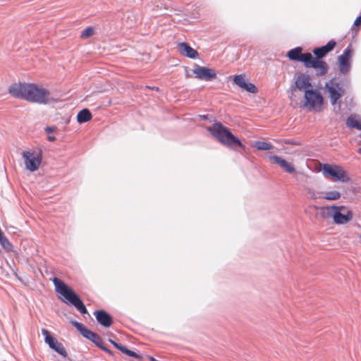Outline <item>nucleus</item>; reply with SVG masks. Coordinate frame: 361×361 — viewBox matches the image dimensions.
I'll use <instances>...</instances> for the list:
<instances>
[{"instance_id": "nucleus-1", "label": "nucleus", "mask_w": 361, "mask_h": 361, "mask_svg": "<svg viewBox=\"0 0 361 361\" xmlns=\"http://www.w3.org/2000/svg\"><path fill=\"white\" fill-rule=\"evenodd\" d=\"M8 93L15 99L37 104L46 105L51 101L50 91L33 82L12 83L8 87Z\"/></svg>"}, {"instance_id": "nucleus-2", "label": "nucleus", "mask_w": 361, "mask_h": 361, "mask_svg": "<svg viewBox=\"0 0 361 361\" xmlns=\"http://www.w3.org/2000/svg\"><path fill=\"white\" fill-rule=\"evenodd\" d=\"M207 130L223 145L234 150H236V147H240L243 151L246 150V146L240 139L234 135L228 128L224 126L220 122L215 121L212 126H208Z\"/></svg>"}, {"instance_id": "nucleus-3", "label": "nucleus", "mask_w": 361, "mask_h": 361, "mask_svg": "<svg viewBox=\"0 0 361 361\" xmlns=\"http://www.w3.org/2000/svg\"><path fill=\"white\" fill-rule=\"evenodd\" d=\"M53 283L56 291L62 297V301L68 305L74 306L81 314H87V308L80 296L60 279L54 277Z\"/></svg>"}, {"instance_id": "nucleus-4", "label": "nucleus", "mask_w": 361, "mask_h": 361, "mask_svg": "<svg viewBox=\"0 0 361 361\" xmlns=\"http://www.w3.org/2000/svg\"><path fill=\"white\" fill-rule=\"evenodd\" d=\"M322 209L328 210V216L333 218L334 222L337 225L347 224L353 218V212L346 209V207L343 205H331Z\"/></svg>"}, {"instance_id": "nucleus-5", "label": "nucleus", "mask_w": 361, "mask_h": 361, "mask_svg": "<svg viewBox=\"0 0 361 361\" xmlns=\"http://www.w3.org/2000/svg\"><path fill=\"white\" fill-rule=\"evenodd\" d=\"M305 102L303 108L320 112L324 104V97L322 93L317 89L306 90L304 94Z\"/></svg>"}, {"instance_id": "nucleus-6", "label": "nucleus", "mask_w": 361, "mask_h": 361, "mask_svg": "<svg viewBox=\"0 0 361 361\" xmlns=\"http://www.w3.org/2000/svg\"><path fill=\"white\" fill-rule=\"evenodd\" d=\"M322 172L324 176L335 180L344 183L350 180L347 173L339 165L323 164Z\"/></svg>"}, {"instance_id": "nucleus-7", "label": "nucleus", "mask_w": 361, "mask_h": 361, "mask_svg": "<svg viewBox=\"0 0 361 361\" xmlns=\"http://www.w3.org/2000/svg\"><path fill=\"white\" fill-rule=\"evenodd\" d=\"M325 90L328 92L330 104L336 105L339 99L345 94V89L337 80L336 78H332L325 83Z\"/></svg>"}, {"instance_id": "nucleus-8", "label": "nucleus", "mask_w": 361, "mask_h": 361, "mask_svg": "<svg viewBox=\"0 0 361 361\" xmlns=\"http://www.w3.org/2000/svg\"><path fill=\"white\" fill-rule=\"evenodd\" d=\"M22 157L24 159L25 165L27 170L31 172L37 171L42 161V150L39 149L35 155L34 152L23 151Z\"/></svg>"}, {"instance_id": "nucleus-9", "label": "nucleus", "mask_w": 361, "mask_h": 361, "mask_svg": "<svg viewBox=\"0 0 361 361\" xmlns=\"http://www.w3.org/2000/svg\"><path fill=\"white\" fill-rule=\"evenodd\" d=\"M353 50L350 44L343 51V53L338 56V65L339 72L342 74H345L350 72L351 69V61L353 57Z\"/></svg>"}, {"instance_id": "nucleus-10", "label": "nucleus", "mask_w": 361, "mask_h": 361, "mask_svg": "<svg viewBox=\"0 0 361 361\" xmlns=\"http://www.w3.org/2000/svg\"><path fill=\"white\" fill-rule=\"evenodd\" d=\"M42 334L44 336L45 343H47L51 349L56 352L63 357H67L68 354L63 345L59 342L56 338L52 336L47 329L44 328L42 329Z\"/></svg>"}, {"instance_id": "nucleus-11", "label": "nucleus", "mask_w": 361, "mask_h": 361, "mask_svg": "<svg viewBox=\"0 0 361 361\" xmlns=\"http://www.w3.org/2000/svg\"><path fill=\"white\" fill-rule=\"evenodd\" d=\"M192 73L195 78L205 81H212L216 78V73L214 69L197 64L194 66Z\"/></svg>"}, {"instance_id": "nucleus-12", "label": "nucleus", "mask_w": 361, "mask_h": 361, "mask_svg": "<svg viewBox=\"0 0 361 361\" xmlns=\"http://www.w3.org/2000/svg\"><path fill=\"white\" fill-rule=\"evenodd\" d=\"M311 54L310 52L302 53V48L301 47H297L290 49L286 56L290 61L302 63L305 66Z\"/></svg>"}, {"instance_id": "nucleus-13", "label": "nucleus", "mask_w": 361, "mask_h": 361, "mask_svg": "<svg viewBox=\"0 0 361 361\" xmlns=\"http://www.w3.org/2000/svg\"><path fill=\"white\" fill-rule=\"evenodd\" d=\"M305 68H314L317 76L324 75L329 69L328 64L325 61L314 59L312 54H311Z\"/></svg>"}, {"instance_id": "nucleus-14", "label": "nucleus", "mask_w": 361, "mask_h": 361, "mask_svg": "<svg viewBox=\"0 0 361 361\" xmlns=\"http://www.w3.org/2000/svg\"><path fill=\"white\" fill-rule=\"evenodd\" d=\"M233 82L247 92L255 94L258 92L257 87L253 83L248 82L244 74L234 75Z\"/></svg>"}, {"instance_id": "nucleus-15", "label": "nucleus", "mask_w": 361, "mask_h": 361, "mask_svg": "<svg viewBox=\"0 0 361 361\" xmlns=\"http://www.w3.org/2000/svg\"><path fill=\"white\" fill-rule=\"evenodd\" d=\"M311 77L307 74L300 73L295 78V84L292 85L290 89L295 91L296 89L304 90L312 89Z\"/></svg>"}, {"instance_id": "nucleus-16", "label": "nucleus", "mask_w": 361, "mask_h": 361, "mask_svg": "<svg viewBox=\"0 0 361 361\" xmlns=\"http://www.w3.org/2000/svg\"><path fill=\"white\" fill-rule=\"evenodd\" d=\"M336 45V42L334 39H331L325 45L314 48L312 53L314 55V59L323 60L329 52L334 49Z\"/></svg>"}, {"instance_id": "nucleus-17", "label": "nucleus", "mask_w": 361, "mask_h": 361, "mask_svg": "<svg viewBox=\"0 0 361 361\" xmlns=\"http://www.w3.org/2000/svg\"><path fill=\"white\" fill-rule=\"evenodd\" d=\"M93 314L97 322L104 327H109L113 324V317L106 311L104 310H95Z\"/></svg>"}, {"instance_id": "nucleus-18", "label": "nucleus", "mask_w": 361, "mask_h": 361, "mask_svg": "<svg viewBox=\"0 0 361 361\" xmlns=\"http://www.w3.org/2000/svg\"><path fill=\"white\" fill-rule=\"evenodd\" d=\"M177 49L181 55L191 59H195L199 56L198 51L191 47L187 42L178 43Z\"/></svg>"}, {"instance_id": "nucleus-19", "label": "nucleus", "mask_w": 361, "mask_h": 361, "mask_svg": "<svg viewBox=\"0 0 361 361\" xmlns=\"http://www.w3.org/2000/svg\"><path fill=\"white\" fill-rule=\"evenodd\" d=\"M269 159L271 161H273L274 164L279 165L288 173H293L295 171L294 166L281 157L277 155H270L269 156Z\"/></svg>"}, {"instance_id": "nucleus-20", "label": "nucleus", "mask_w": 361, "mask_h": 361, "mask_svg": "<svg viewBox=\"0 0 361 361\" xmlns=\"http://www.w3.org/2000/svg\"><path fill=\"white\" fill-rule=\"evenodd\" d=\"M71 324L75 326L77 330L82 335L83 337L88 340H91L92 338H94V332L88 329L84 324L77 321H71Z\"/></svg>"}, {"instance_id": "nucleus-21", "label": "nucleus", "mask_w": 361, "mask_h": 361, "mask_svg": "<svg viewBox=\"0 0 361 361\" xmlns=\"http://www.w3.org/2000/svg\"><path fill=\"white\" fill-rule=\"evenodd\" d=\"M346 125L350 128H355L361 131V119L356 114H351L348 117Z\"/></svg>"}, {"instance_id": "nucleus-22", "label": "nucleus", "mask_w": 361, "mask_h": 361, "mask_svg": "<svg viewBox=\"0 0 361 361\" xmlns=\"http://www.w3.org/2000/svg\"><path fill=\"white\" fill-rule=\"evenodd\" d=\"M92 118V113L88 109L80 110L77 115V121L79 123H84L90 121Z\"/></svg>"}, {"instance_id": "nucleus-23", "label": "nucleus", "mask_w": 361, "mask_h": 361, "mask_svg": "<svg viewBox=\"0 0 361 361\" xmlns=\"http://www.w3.org/2000/svg\"><path fill=\"white\" fill-rule=\"evenodd\" d=\"M0 245L7 252H11L13 250V245L5 236L4 233L0 235Z\"/></svg>"}, {"instance_id": "nucleus-24", "label": "nucleus", "mask_w": 361, "mask_h": 361, "mask_svg": "<svg viewBox=\"0 0 361 361\" xmlns=\"http://www.w3.org/2000/svg\"><path fill=\"white\" fill-rule=\"evenodd\" d=\"M252 146L259 151H266L274 148V146L271 143L264 141H255Z\"/></svg>"}, {"instance_id": "nucleus-25", "label": "nucleus", "mask_w": 361, "mask_h": 361, "mask_svg": "<svg viewBox=\"0 0 361 361\" xmlns=\"http://www.w3.org/2000/svg\"><path fill=\"white\" fill-rule=\"evenodd\" d=\"M341 197V193L337 190H331L326 192L324 198L327 200H337Z\"/></svg>"}, {"instance_id": "nucleus-26", "label": "nucleus", "mask_w": 361, "mask_h": 361, "mask_svg": "<svg viewBox=\"0 0 361 361\" xmlns=\"http://www.w3.org/2000/svg\"><path fill=\"white\" fill-rule=\"evenodd\" d=\"M360 25H361V17L357 16L355 18V20L352 25V27H351L352 34H353V37L357 35V33L359 30V26H360Z\"/></svg>"}, {"instance_id": "nucleus-27", "label": "nucleus", "mask_w": 361, "mask_h": 361, "mask_svg": "<svg viewBox=\"0 0 361 361\" xmlns=\"http://www.w3.org/2000/svg\"><path fill=\"white\" fill-rule=\"evenodd\" d=\"M94 33V30L92 27H87L81 32L80 37L87 39L92 36Z\"/></svg>"}, {"instance_id": "nucleus-28", "label": "nucleus", "mask_w": 361, "mask_h": 361, "mask_svg": "<svg viewBox=\"0 0 361 361\" xmlns=\"http://www.w3.org/2000/svg\"><path fill=\"white\" fill-rule=\"evenodd\" d=\"M94 338H92L90 340L92 343H94L98 348H99L102 344V338L96 333H94Z\"/></svg>"}, {"instance_id": "nucleus-29", "label": "nucleus", "mask_w": 361, "mask_h": 361, "mask_svg": "<svg viewBox=\"0 0 361 361\" xmlns=\"http://www.w3.org/2000/svg\"><path fill=\"white\" fill-rule=\"evenodd\" d=\"M126 355L130 356V357H136V358H140L141 357V356L140 355H138L135 352H134L133 350H130L129 349H128Z\"/></svg>"}, {"instance_id": "nucleus-30", "label": "nucleus", "mask_w": 361, "mask_h": 361, "mask_svg": "<svg viewBox=\"0 0 361 361\" xmlns=\"http://www.w3.org/2000/svg\"><path fill=\"white\" fill-rule=\"evenodd\" d=\"M307 193L310 195V197L312 199H317L319 197L316 195V192L314 190L309 188L307 190Z\"/></svg>"}, {"instance_id": "nucleus-31", "label": "nucleus", "mask_w": 361, "mask_h": 361, "mask_svg": "<svg viewBox=\"0 0 361 361\" xmlns=\"http://www.w3.org/2000/svg\"><path fill=\"white\" fill-rule=\"evenodd\" d=\"M56 128L55 126H47L44 129L45 132L49 135L50 133L55 131Z\"/></svg>"}, {"instance_id": "nucleus-32", "label": "nucleus", "mask_w": 361, "mask_h": 361, "mask_svg": "<svg viewBox=\"0 0 361 361\" xmlns=\"http://www.w3.org/2000/svg\"><path fill=\"white\" fill-rule=\"evenodd\" d=\"M99 348L102 349V350L106 352L110 355H112L114 354V352L111 350L109 349L108 348L105 347L104 345V343L99 347Z\"/></svg>"}, {"instance_id": "nucleus-33", "label": "nucleus", "mask_w": 361, "mask_h": 361, "mask_svg": "<svg viewBox=\"0 0 361 361\" xmlns=\"http://www.w3.org/2000/svg\"><path fill=\"white\" fill-rule=\"evenodd\" d=\"M11 273H12V274H13L16 278H17V279H18L19 281H20L23 283H24V284H26V283H27V282H26V281H23L20 277H19V276H18V272L14 271V272H11Z\"/></svg>"}, {"instance_id": "nucleus-34", "label": "nucleus", "mask_w": 361, "mask_h": 361, "mask_svg": "<svg viewBox=\"0 0 361 361\" xmlns=\"http://www.w3.org/2000/svg\"><path fill=\"white\" fill-rule=\"evenodd\" d=\"M284 143L286 144V145H298V143H296L295 142H294L292 140H286L284 141Z\"/></svg>"}, {"instance_id": "nucleus-35", "label": "nucleus", "mask_w": 361, "mask_h": 361, "mask_svg": "<svg viewBox=\"0 0 361 361\" xmlns=\"http://www.w3.org/2000/svg\"><path fill=\"white\" fill-rule=\"evenodd\" d=\"M47 140H48V141H49V142H54V141H55V140H56V137H55V136H54V135H48V137H47Z\"/></svg>"}, {"instance_id": "nucleus-36", "label": "nucleus", "mask_w": 361, "mask_h": 361, "mask_svg": "<svg viewBox=\"0 0 361 361\" xmlns=\"http://www.w3.org/2000/svg\"><path fill=\"white\" fill-rule=\"evenodd\" d=\"M146 88L147 89H149V90H155V91H159V88L158 87H155V86H146Z\"/></svg>"}, {"instance_id": "nucleus-37", "label": "nucleus", "mask_w": 361, "mask_h": 361, "mask_svg": "<svg viewBox=\"0 0 361 361\" xmlns=\"http://www.w3.org/2000/svg\"><path fill=\"white\" fill-rule=\"evenodd\" d=\"M123 347V345L121 343H117V344L115 345V348L119 350H121Z\"/></svg>"}, {"instance_id": "nucleus-38", "label": "nucleus", "mask_w": 361, "mask_h": 361, "mask_svg": "<svg viewBox=\"0 0 361 361\" xmlns=\"http://www.w3.org/2000/svg\"><path fill=\"white\" fill-rule=\"evenodd\" d=\"M128 349L123 345V347L121 348V350L120 351H121L124 354H127V352H128Z\"/></svg>"}, {"instance_id": "nucleus-39", "label": "nucleus", "mask_w": 361, "mask_h": 361, "mask_svg": "<svg viewBox=\"0 0 361 361\" xmlns=\"http://www.w3.org/2000/svg\"><path fill=\"white\" fill-rule=\"evenodd\" d=\"M1 273V276H8L9 275V273L8 272H4V271H2V272H0Z\"/></svg>"}, {"instance_id": "nucleus-40", "label": "nucleus", "mask_w": 361, "mask_h": 361, "mask_svg": "<svg viewBox=\"0 0 361 361\" xmlns=\"http://www.w3.org/2000/svg\"><path fill=\"white\" fill-rule=\"evenodd\" d=\"M109 342L115 347V345L117 344V343L111 339H109Z\"/></svg>"}, {"instance_id": "nucleus-41", "label": "nucleus", "mask_w": 361, "mask_h": 361, "mask_svg": "<svg viewBox=\"0 0 361 361\" xmlns=\"http://www.w3.org/2000/svg\"><path fill=\"white\" fill-rule=\"evenodd\" d=\"M358 153H359L360 154H361V147H360V148H359V149H358Z\"/></svg>"}, {"instance_id": "nucleus-42", "label": "nucleus", "mask_w": 361, "mask_h": 361, "mask_svg": "<svg viewBox=\"0 0 361 361\" xmlns=\"http://www.w3.org/2000/svg\"><path fill=\"white\" fill-rule=\"evenodd\" d=\"M186 78H189L190 77V75L187 73L186 75H185Z\"/></svg>"}, {"instance_id": "nucleus-43", "label": "nucleus", "mask_w": 361, "mask_h": 361, "mask_svg": "<svg viewBox=\"0 0 361 361\" xmlns=\"http://www.w3.org/2000/svg\"><path fill=\"white\" fill-rule=\"evenodd\" d=\"M1 253V250H0V254Z\"/></svg>"}]
</instances>
